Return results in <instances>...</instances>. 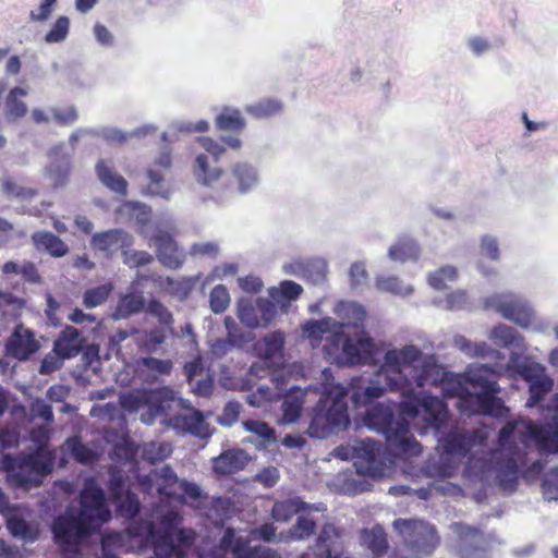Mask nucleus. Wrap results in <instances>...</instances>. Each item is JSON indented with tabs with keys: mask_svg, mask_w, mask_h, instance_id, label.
<instances>
[{
	"mask_svg": "<svg viewBox=\"0 0 558 558\" xmlns=\"http://www.w3.org/2000/svg\"><path fill=\"white\" fill-rule=\"evenodd\" d=\"M172 449L167 442H150L144 448V458L150 463H156L168 458Z\"/></svg>",
	"mask_w": 558,
	"mask_h": 558,
	"instance_id": "13d9d810",
	"label": "nucleus"
},
{
	"mask_svg": "<svg viewBox=\"0 0 558 558\" xmlns=\"http://www.w3.org/2000/svg\"><path fill=\"white\" fill-rule=\"evenodd\" d=\"M122 546V535L113 532L101 537L102 558H119L116 551Z\"/></svg>",
	"mask_w": 558,
	"mask_h": 558,
	"instance_id": "052dcab7",
	"label": "nucleus"
},
{
	"mask_svg": "<svg viewBox=\"0 0 558 558\" xmlns=\"http://www.w3.org/2000/svg\"><path fill=\"white\" fill-rule=\"evenodd\" d=\"M478 432H449L441 440L445 453L453 457H465L474 446Z\"/></svg>",
	"mask_w": 558,
	"mask_h": 558,
	"instance_id": "412c9836",
	"label": "nucleus"
},
{
	"mask_svg": "<svg viewBox=\"0 0 558 558\" xmlns=\"http://www.w3.org/2000/svg\"><path fill=\"white\" fill-rule=\"evenodd\" d=\"M523 437L534 441L541 454L558 453V415L553 417L549 425H539L533 422L525 424Z\"/></svg>",
	"mask_w": 558,
	"mask_h": 558,
	"instance_id": "2eb2a0df",
	"label": "nucleus"
},
{
	"mask_svg": "<svg viewBox=\"0 0 558 558\" xmlns=\"http://www.w3.org/2000/svg\"><path fill=\"white\" fill-rule=\"evenodd\" d=\"M151 242L156 248L158 260L168 268L178 269L184 263V254L179 250L171 234L159 231L153 235Z\"/></svg>",
	"mask_w": 558,
	"mask_h": 558,
	"instance_id": "dca6fc26",
	"label": "nucleus"
},
{
	"mask_svg": "<svg viewBox=\"0 0 558 558\" xmlns=\"http://www.w3.org/2000/svg\"><path fill=\"white\" fill-rule=\"evenodd\" d=\"M365 425L381 433L389 449L397 456L417 457L422 453V445L410 432V423L405 415L396 416L391 407L377 403L371 407L364 417Z\"/></svg>",
	"mask_w": 558,
	"mask_h": 558,
	"instance_id": "f257e3e1",
	"label": "nucleus"
},
{
	"mask_svg": "<svg viewBox=\"0 0 558 558\" xmlns=\"http://www.w3.org/2000/svg\"><path fill=\"white\" fill-rule=\"evenodd\" d=\"M194 174L198 182L206 186H214L223 177V171L218 167H210V159L205 154H199L195 159Z\"/></svg>",
	"mask_w": 558,
	"mask_h": 558,
	"instance_id": "c85d7f7f",
	"label": "nucleus"
},
{
	"mask_svg": "<svg viewBox=\"0 0 558 558\" xmlns=\"http://www.w3.org/2000/svg\"><path fill=\"white\" fill-rule=\"evenodd\" d=\"M29 417L32 421L41 418L47 424H51L53 422L52 408L43 399H35L29 404Z\"/></svg>",
	"mask_w": 558,
	"mask_h": 558,
	"instance_id": "bf43d9fd",
	"label": "nucleus"
},
{
	"mask_svg": "<svg viewBox=\"0 0 558 558\" xmlns=\"http://www.w3.org/2000/svg\"><path fill=\"white\" fill-rule=\"evenodd\" d=\"M453 532L459 539L460 550L464 554H471L482 547L484 541L483 532L464 523H453Z\"/></svg>",
	"mask_w": 558,
	"mask_h": 558,
	"instance_id": "393cba45",
	"label": "nucleus"
},
{
	"mask_svg": "<svg viewBox=\"0 0 558 558\" xmlns=\"http://www.w3.org/2000/svg\"><path fill=\"white\" fill-rule=\"evenodd\" d=\"M27 95V90L22 87H14L10 90L4 102V116L8 121L15 122L24 118L27 113V106L22 97Z\"/></svg>",
	"mask_w": 558,
	"mask_h": 558,
	"instance_id": "c756f323",
	"label": "nucleus"
},
{
	"mask_svg": "<svg viewBox=\"0 0 558 558\" xmlns=\"http://www.w3.org/2000/svg\"><path fill=\"white\" fill-rule=\"evenodd\" d=\"M283 347V333L281 331H274L258 341L255 349L262 359L271 361L276 356L281 355Z\"/></svg>",
	"mask_w": 558,
	"mask_h": 558,
	"instance_id": "473e14b6",
	"label": "nucleus"
},
{
	"mask_svg": "<svg viewBox=\"0 0 558 558\" xmlns=\"http://www.w3.org/2000/svg\"><path fill=\"white\" fill-rule=\"evenodd\" d=\"M289 376L283 369H275L270 373V381L274 389L260 386L255 392L248 396V403L253 407H260L265 402H274L282 398L289 392L288 387Z\"/></svg>",
	"mask_w": 558,
	"mask_h": 558,
	"instance_id": "a211bd4d",
	"label": "nucleus"
},
{
	"mask_svg": "<svg viewBox=\"0 0 558 558\" xmlns=\"http://www.w3.org/2000/svg\"><path fill=\"white\" fill-rule=\"evenodd\" d=\"M210 308L215 314L223 313L230 304L228 289L223 284H217L209 294Z\"/></svg>",
	"mask_w": 558,
	"mask_h": 558,
	"instance_id": "864d4df0",
	"label": "nucleus"
},
{
	"mask_svg": "<svg viewBox=\"0 0 558 558\" xmlns=\"http://www.w3.org/2000/svg\"><path fill=\"white\" fill-rule=\"evenodd\" d=\"M257 313H259L260 326H268L277 314V307L272 301L265 298H258L256 301Z\"/></svg>",
	"mask_w": 558,
	"mask_h": 558,
	"instance_id": "680f3d73",
	"label": "nucleus"
},
{
	"mask_svg": "<svg viewBox=\"0 0 558 558\" xmlns=\"http://www.w3.org/2000/svg\"><path fill=\"white\" fill-rule=\"evenodd\" d=\"M232 172L233 177L236 179L240 192L247 191L257 181L255 170L247 163H236Z\"/></svg>",
	"mask_w": 558,
	"mask_h": 558,
	"instance_id": "de8ad7c7",
	"label": "nucleus"
},
{
	"mask_svg": "<svg viewBox=\"0 0 558 558\" xmlns=\"http://www.w3.org/2000/svg\"><path fill=\"white\" fill-rule=\"evenodd\" d=\"M40 349V342L33 330L23 324L14 327L13 332L7 339L5 354L19 361H26Z\"/></svg>",
	"mask_w": 558,
	"mask_h": 558,
	"instance_id": "ddd939ff",
	"label": "nucleus"
},
{
	"mask_svg": "<svg viewBox=\"0 0 558 558\" xmlns=\"http://www.w3.org/2000/svg\"><path fill=\"white\" fill-rule=\"evenodd\" d=\"M423 352L413 344L404 345L400 349L388 350L384 355V362L380 371L386 374V386L390 378L399 379L407 377L403 372L408 368L413 371L412 385L423 388L426 385L438 386L444 377L441 367L436 363L424 362Z\"/></svg>",
	"mask_w": 558,
	"mask_h": 558,
	"instance_id": "f03ea898",
	"label": "nucleus"
},
{
	"mask_svg": "<svg viewBox=\"0 0 558 558\" xmlns=\"http://www.w3.org/2000/svg\"><path fill=\"white\" fill-rule=\"evenodd\" d=\"M305 392L299 387H290L289 392L282 396V418L286 423L299 420L304 404Z\"/></svg>",
	"mask_w": 558,
	"mask_h": 558,
	"instance_id": "bb28decb",
	"label": "nucleus"
},
{
	"mask_svg": "<svg viewBox=\"0 0 558 558\" xmlns=\"http://www.w3.org/2000/svg\"><path fill=\"white\" fill-rule=\"evenodd\" d=\"M113 290V284L107 282L90 289H87L83 294V305L86 308L97 307L109 299Z\"/></svg>",
	"mask_w": 558,
	"mask_h": 558,
	"instance_id": "37998d69",
	"label": "nucleus"
},
{
	"mask_svg": "<svg viewBox=\"0 0 558 558\" xmlns=\"http://www.w3.org/2000/svg\"><path fill=\"white\" fill-rule=\"evenodd\" d=\"M306 504L300 498H288L284 500L276 501L271 509V517L276 521L287 522L294 514L300 513L306 509Z\"/></svg>",
	"mask_w": 558,
	"mask_h": 558,
	"instance_id": "72a5a7b5",
	"label": "nucleus"
},
{
	"mask_svg": "<svg viewBox=\"0 0 558 558\" xmlns=\"http://www.w3.org/2000/svg\"><path fill=\"white\" fill-rule=\"evenodd\" d=\"M51 430L48 426H34L29 430V439L36 445V451L41 452H56L53 449H48L50 441Z\"/></svg>",
	"mask_w": 558,
	"mask_h": 558,
	"instance_id": "4d7b16f0",
	"label": "nucleus"
},
{
	"mask_svg": "<svg viewBox=\"0 0 558 558\" xmlns=\"http://www.w3.org/2000/svg\"><path fill=\"white\" fill-rule=\"evenodd\" d=\"M32 241L37 250H44L53 257H63L69 252L68 244L50 231L33 233Z\"/></svg>",
	"mask_w": 558,
	"mask_h": 558,
	"instance_id": "a878e982",
	"label": "nucleus"
},
{
	"mask_svg": "<svg viewBox=\"0 0 558 558\" xmlns=\"http://www.w3.org/2000/svg\"><path fill=\"white\" fill-rule=\"evenodd\" d=\"M51 163L48 168L49 177L54 187L63 186L71 172V158L62 153V147H54L51 150Z\"/></svg>",
	"mask_w": 558,
	"mask_h": 558,
	"instance_id": "5701e85b",
	"label": "nucleus"
},
{
	"mask_svg": "<svg viewBox=\"0 0 558 558\" xmlns=\"http://www.w3.org/2000/svg\"><path fill=\"white\" fill-rule=\"evenodd\" d=\"M496 310L506 319L512 320L521 327H529L533 320L531 308L519 300L498 299Z\"/></svg>",
	"mask_w": 558,
	"mask_h": 558,
	"instance_id": "4be33fe9",
	"label": "nucleus"
},
{
	"mask_svg": "<svg viewBox=\"0 0 558 558\" xmlns=\"http://www.w3.org/2000/svg\"><path fill=\"white\" fill-rule=\"evenodd\" d=\"M302 292L303 288L299 283L291 280H283L280 282L279 288H272L270 290V296L274 300H279L282 298L287 301H294L300 298Z\"/></svg>",
	"mask_w": 558,
	"mask_h": 558,
	"instance_id": "8fccbe9b",
	"label": "nucleus"
},
{
	"mask_svg": "<svg viewBox=\"0 0 558 558\" xmlns=\"http://www.w3.org/2000/svg\"><path fill=\"white\" fill-rule=\"evenodd\" d=\"M361 538L375 556H381L388 550V541L381 529L363 530Z\"/></svg>",
	"mask_w": 558,
	"mask_h": 558,
	"instance_id": "ea45409f",
	"label": "nucleus"
},
{
	"mask_svg": "<svg viewBox=\"0 0 558 558\" xmlns=\"http://www.w3.org/2000/svg\"><path fill=\"white\" fill-rule=\"evenodd\" d=\"M238 318L248 328H257L260 326L258 318L257 306L250 300H240L238 303Z\"/></svg>",
	"mask_w": 558,
	"mask_h": 558,
	"instance_id": "49530a36",
	"label": "nucleus"
},
{
	"mask_svg": "<svg viewBox=\"0 0 558 558\" xmlns=\"http://www.w3.org/2000/svg\"><path fill=\"white\" fill-rule=\"evenodd\" d=\"M355 381H361V379L360 378L353 379L351 383V386H352L351 400L355 407L367 405L374 399L380 398L386 390L384 387H381L379 385H371L367 387H361V386L355 385Z\"/></svg>",
	"mask_w": 558,
	"mask_h": 558,
	"instance_id": "4c0bfd02",
	"label": "nucleus"
},
{
	"mask_svg": "<svg viewBox=\"0 0 558 558\" xmlns=\"http://www.w3.org/2000/svg\"><path fill=\"white\" fill-rule=\"evenodd\" d=\"M166 332L162 328L156 327L149 331L136 329H118L109 337V349L117 354L122 353V343L126 340L135 342L140 349L146 352H154L158 345L166 341Z\"/></svg>",
	"mask_w": 558,
	"mask_h": 558,
	"instance_id": "f8f14e48",
	"label": "nucleus"
},
{
	"mask_svg": "<svg viewBox=\"0 0 558 558\" xmlns=\"http://www.w3.org/2000/svg\"><path fill=\"white\" fill-rule=\"evenodd\" d=\"M85 339L80 330L68 325L59 333L53 343V352L58 357L71 359L76 356L84 348Z\"/></svg>",
	"mask_w": 558,
	"mask_h": 558,
	"instance_id": "aec40b11",
	"label": "nucleus"
},
{
	"mask_svg": "<svg viewBox=\"0 0 558 558\" xmlns=\"http://www.w3.org/2000/svg\"><path fill=\"white\" fill-rule=\"evenodd\" d=\"M70 20L68 16H59L50 31L45 36V41L48 44H57L63 41L69 34Z\"/></svg>",
	"mask_w": 558,
	"mask_h": 558,
	"instance_id": "5fc2aeb1",
	"label": "nucleus"
},
{
	"mask_svg": "<svg viewBox=\"0 0 558 558\" xmlns=\"http://www.w3.org/2000/svg\"><path fill=\"white\" fill-rule=\"evenodd\" d=\"M348 390L339 384H324V395L313 410L310 430L313 436L324 437L335 428L350 424L345 398Z\"/></svg>",
	"mask_w": 558,
	"mask_h": 558,
	"instance_id": "20e7f679",
	"label": "nucleus"
},
{
	"mask_svg": "<svg viewBox=\"0 0 558 558\" xmlns=\"http://www.w3.org/2000/svg\"><path fill=\"white\" fill-rule=\"evenodd\" d=\"M147 177L149 179V183L147 185L149 193L153 195L167 197L169 192L165 186V179L162 174L156 170L149 169L147 171Z\"/></svg>",
	"mask_w": 558,
	"mask_h": 558,
	"instance_id": "774afa93",
	"label": "nucleus"
},
{
	"mask_svg": "<svg viewBox=\"0 0 558 558\" xmlns=\"http://www.w3.org/2000/svg\"><path fill=\"white\" fill-rule=\"evenodd\" d=\"M234 558H276L270 548L255 546L248 547L244 538H239L232 547Z\"/></svg>",
	"mask_w": 558,
	"mask_h": 558,
	"instance_id": "79ce46f5",
	"label": "nucleus"
},
{
	"mask_svg": "<svg viewBox=\"0 0 558 558\" xmlns=\"http://www.w3.org/2000/svg\"><path fill=\"white\" fill-rule=\"evenodd\" d=\"M2 191L9 197H16L22 201H31L38 195V191L36 189L21 185L13 179L3 180Z\"/></svg>",
	"mask_w": 558,
	"mask_h": 558,
	"instance_id": "09e8293b",
	"label": "nucleus"
},
{
	"mask_svg": "<svg viewBox=\"0 0 558 558\" xmlns=\"http://www.w3.org/2000/svg\"><path fill=\"white\" fill-rule=\"evenodd\" d=\"M517 425V421H509L501 427L497 435L498 448L493 452L499 485L510 493L515 490L520 474L519 447L513 440Z\"/></svg>",
	"mask_w": 558,
	"mask_h": 558,
	"instance_id": "423d86ee",
	"label": "nucleus"
},
{
	"mask_svg": "<svg viewBox=\"0 0 558 558\" xmlns=\"http://www.w3.org/2000/svg\"><path fill=\"white\" fill-rule=\"evenodd\" d=\"M140 363L147 371L157 375H168L173 367V364L170 360H161L151 356L143 357Z\"/></svg>",
	"mask_w": 558,
	"mask_h": 558,
	"instance_id": "0e129e2a",
	"label": "nucleus"
},
{
	"mask_svg": "<svg viewBox=\"0 0 558 558\" xmlns=\"http://www.w3.org/2000/svg\"><path fill=\"white\" fill-rule=\"evenodd\" d=\"M248 460L243 449H228L213 459V471L218 477L233 475L244 470Z\"/></svg>",
	"mask_w": 558,
	"mask_h": 558,
	"instance_id": "6ab92c4d",
	"label": "nucleus"
},
{
	"mask_svg": "<svg viewBox=\"0 0 558 558\" xmlns=\"http://www.w3.org/2000/svg\"><path fill=\"white\" fill-rule=\"evenodd\" d=\"M457 276L458 272L453 266H445L428 276V283L437 290H444L447 281H453Z\"/></svg>",
	"mask_w": 558,
	"mask_h": 558,
	"instance_id": "6e6d98bb",
	"label": "nucleus"
},
{
	"mask_svg": "<svg viewBox=\"0 0 558 558\" xmlns=\"http://www.w3.org/2000/svg\"><path fill=\"white\" fill-rule=\"evenodd\" d=\"M122 256L124 264L132 268L148 265L154 260V257L146 251H130L129 248H124Z\"/></svg>",
	"mask_w": 558,
	"mask_h": 558,
	"instance_id": "e2e57ef3",
	"label": "nucleus"
},
{
	"mask_svg": "<svg viewBox=\"0 0 558 558\" xmlns=\"http://www.w3.org/2000/svg\"><path fill=\"white\" fill-rule=\"evenodd\" d=\"M90 245L94 250L112 255L118 250L130 248L133 245V236L122 229H110L97 232L92 236Z\"/></svg>",
	"mask_w": 558,
	"mask_h": 558,
	"instance_id": "f3484780",
	"label": "nucleus"
},
{
	"mask_svg": "<svg viewBox=\"0 0 558 558\" xmlns=\"http://www.w3.org/2000/svg\"><path fill=\"white\" fill-rule=\"evenodd\" d=\"M78 504L76 514L96 532L112 518L105 492L94 477L84 481Z\"/></svg>",
	"mask_w": 558,
	"mask_h": 558,
	"instance_id": "6e6552de",
	"label": "nucleus"
},
{
	"mask_svg": "<svg viewBox=\"0 0 558 558\" xmlns=\"http://www.w3.org/2000/svg\"><path fill=\"white\" fill-rule=\"evenodd\" d=\"M61 450L69 453L76 462L82 464L93 463L97 460L96 452L87 447L80 436L66 438L61 446Z\"/></svg>",
	"mask_w": 558,
	"mask_h": 558,
	"instance_id": "7c9ffc66",
	"label": "nucleus"
},
{
	"mask_svg": "<svg viewBox=\"0 0 558 558\" xmlns=\"http://www.w3.org/2000/svg\"><path fill=\"white\" fill-rule=\"evenodd\" d=\"M177 422L180 423V426L183 429L192 435L198 437L208 436V424L206 423L202 412L197 410H193L190 413L178 416Z\"/></svg>",
	"mask_w": 558,
	"mask_h": 558,
	"instance_id": "c9c22d12",
	"label": "nucleus"
},
{
	"mask_svg": "<svg viewBox=\"0 0 558 558\" xmlns=\"http://www.w3.org/2000/svg\"><path fill=\"white\" fill-rule=\"evenodd\" d=\"M56 452L34 450L19 456H5L3 466L8 471L9 482L19 488L28 489L41 484L43 478L53 471Z\"/></svg>",
	"mask_w": 558,
	"mask_h": 558,
	"instance_id": "39448f33",
	"label": "nucleus"
},
{
	"mask_svg": "<svg viewBox=\"0 0 558 558\" xmlns=\"http://www.w3.org/2000/svg\"><path fill=\"white\" fill-rule=\"evenodd\" d=\"M96 173L101 183L106 185L109 190L121 195H126V180L122 175L117 173L114 169L110 167L105 159H100L96 163Z\"/></svg>",
	"mask_w": 558,
	"mask_h": 558,
	"instance_id": "cd10ccee",
	"label": "nucleus"
},
{
	"mask_svg": "<svg viewBox=\"0 0 558 558\" xmlns=\"http://www.w3.org/2000/svg\"><path fill=\"white\" fill-rule=\"evenodd\" d=\"M7 529L13 537L25 543L38 539L40 530L36 523L26 521L21 514L14 512L7 518Z\"/></svg>",
	"mask_w": 558,
	"mask_h": 558,
	"instance_id": "b1692460",
	"label": "nucleus"
},
{
	"mask_svg": "<svg viewBox=\"0 0 558 558\" xmlns=\"http://www.w3.org/2000/svg\"><path fill=\"white\" fill-rule=\"evenodd\" d=\"M339 531L333 524L326 523L323 525L316 538V545L319 548H324L325 553L329 556L331 554L330 544L332 539L339 537Z\"/></svg>",
	"mask_w": 558,
	"mask_h": 558,
	"instance_id": "338daca9",
	"label": "nucleus"
},
{
	"mask_svg": "<svg viewBox=\"0 0 558 558\" xmlns=\"http://www.w3.org/2000/svg\"><path fill=\"white\" fill-rule=\"evenodd\" d=\"M113 502L117 505L118 513L123 518L133 519L140 513V499L137 495L130 489L125 492L120 500Z\"/></svg>",
	"mask_w": 558,
	"mask_h": 558,
	"instance_id": "a18cd8bd",
	"label": "nucleus"
},
{
	"mask_svg": "<svg viewBox=\"0 0 558 558\" xmlns=\"http://www.w3.org/2000/svg\"><path fill=\"white\" fill-rule=\"evenodd\" d=\"M388 390L401 393L400 409L408 418L421 416L427 426L439 430L448 420L447 404L438 397L416 392L408 377L390 378Z\"/></svg>",
	"mask_w": 558,
	"mask_h": 558,
	"instance_id": "7ed1b4c3",
	"label": "nucleus"
},
{
	"mask_svg": "<svg viewBox=\"0 0 558 558\" xmlns=\"http://www.w3.org/2000/svg\"><path fill=\"white\" fill-rule=\"evenodd\" d=\"M107 487L112 501H118L123 497L128 489H125V476L120 469L111 468L109 470V481Z\"/></svg>",
	"mask_w": 558,
	"mask_h": 558,
	"instance_id": "3c124183",
	"label": "nucleus"
},
{
	"mask_svg": "<svg viewBox=\"0 0 558 558\" xmlns=\"http://www.w3.org/2000/svg\"><path fill=\"white\" fill-rule=\"evenodd\" d=\"M316 522L307 517L300 515L295 524L290 529V538L294 541H303L314 534Z\"/></svg>",
	"mask_w": 558,
	"mask_h": 558,
	"instance_id": "603ef678",
	"label": "nucleus"
},
{
	"mask_svg": "<svg viewBox=\"0 0 558 558\" xmlns=\"http://www.w3.org/2000/svg\"><path fill=\"white\" fill-rule=\"evenodd\" d=\"M496 393H472L466 388L458 387L449 396L459 397L462 405L474 414L489 415L496 418L506 417L509 409L501 398L495 396Z\"/></svg>",
	"mask_w": 558,
	"mask_h": 558,
	"instance_id": "9b49d317",
	"label": "nucleus"
},
{
	"mask_svg": "<svg viewBox=\"0 0 558 558\" xmlns=\"http://www.w3.org/2000/svg\"><path fill=\"white\" fill-rule=\"evenodd\" d=\"M388 253L393 260H416L420 255V247L412 239H401L389 248Z\"/></svg>",
	"mask_w": 558,
	"mask_h": 558,
	"instance_id": "58836bf2",
	"label": "nucleus"
},
{
	"mask_svg": "<svg viewBox=\"0 0 558 558\" xmlns=\"http://www.w3.org/2000/svg\"><path fill=\"white\" fill-rule=\"evenodd\" d=\"M492 339L496 344L502 348H521L523 345V337L513 327L499 324L492 330Z\"/></svg>",
	"mask_w": 558,
	"mask_h": 558,
	"instance_id": "e433bc0d",
	"label": "nucleus"
},
{
	"mask_svg": "<svg viewBox=\"0 0 558 558\" xmlns=\"http://www.w3.org/2000/svg\"><path fill=\"white\" fill-rule=\"evenodd\" d=\"M524 378L530 381V397L527 400L529 407H533L539 403L545 398V396L551 390L554 385L553 379L544 374L543 368L542 373L535 376L524 374Z\"/></svg>",
	"mask_w": 558,
	"mask_h": 558,
	"instance_id": "2f4dec72",
	"label": "nucleus"
},
{
	"mask_svg": "<svg viewBox=\"0 0 558 558\" xmlns=\"http://www.w3.org/2000/svg\"><path fill=\"white\" fill-rule=\"evenodd\" d=\"M51 531L64 558H82L78 546L96 532L77 514L68 511L54 518Z\"/></svg>",
	"mask_w": 558,
	"mask_h": 558,
	"instance_id": "0eeeda50",
	"label": "nucleus"
},
{
	"mask_svg": "<svg viewBox=\"0 0 558 558\" xmlns=\"http://www.w3.org/2000/svg\"><path fill=\"white\" fill-rule=\"evenodd\" d=\"M243 426L245 430L259 437L263 446L271 445L277 441L276 430L265 422L247 420L243 422Z\"/></svg>",
	"mask_w": 558,
	"mask_h": 558,
	"instance_id": "c03bdc74",
	"label": "nucleus"
},
{
	"mask_svg": "<svg viewBox=\"0 0 558 558\" xmlns=\"http://www.w3.org/2000/svg\"><path fill=\"white\" fill-rule=\"evenodd\" d=\"M378 456V442L366 439L352 448L351 458L355 459L354 465L359 474L376 478L383 473Z\"/></svg>",
	"mask_w": 558,
	"mask_h": 558,
	"instance_id": "4468645a",
	"label": "nucleus"
},
{
	"mask_svg": "<svg viewBox=\"0 0 558 558\" xmlns=\"http://www.w3.org/2000/svg\"><path fill=\"white\" fill-rule=\"evenodd\" d=\"M246 112L256 119L274 117L281 112L282 104L278 99L264 98L245 108Z\"/></svg>",
	"mask_w": 558,
	"mask_h": 558,
	"instance_id": "a19ab883",
	"label": "nucleus"
},
{
	"mask_svg": "<svg viewBox=\"0 0 558 558\" xmlns=\"http://www.w3.org/2000/svg\"><path fill=\"white\" fill-rule=\"evenodd\" d=\"M215 125L219 131L241 133L246 122L238 109L226 108L215 119Z\"/></svg>",
	"mask_w": 558,
	"mask_h": 558,
	"instance_id": "f704fd0d",
	"label": "nucleus"
},
{
	"mask_svg": "<svg viewBox=\"0 0 558 558\" xmlns=\"http://www.w3.org/2000/svg\"><path fill=\"white\" fill-rule=\"evenodd\" d=\"M119 311L126 317L135 313H140L144 308V300L142 296L128 294L119 302Z\"/></svg>",
	"mask_w": 558,
	"mask_h": 558,
	"instance_id": "69168bd1",
	"label": "nucleus"
},
{
	"mask_svg": "<svg viewBox=\"0 0 558 558\" xmlns=\"http://www.w3.org/2000/svg\"><path fill=\"white\" fill-rule=\"evenodd\" d=\"M393 527L399 532L407 546L416 554H432L439 545L436 527L416 519H397Z\"/></svg>",
	"mask_w": 558,
	"mask_h": 558,
	"instance_id": "1a4fd4ad",
	"label": "nucleus"
},
{
	"mask_svg": "<svg viewBox=\"0 0 558 558\" xmlns=\"http://www.w3.org/2000/svg\"><path fill=\"white\" fill-rule=\"evenodd\" d=\"M337 343H341V354L348 365H376L380 352L375 340L366 335L364 330L353 339L343 332L335 333Z\"/></svg>",
	"mask_w": 558,
	"mask_h": 558,
	"instance_id": "9d476101",
	"label": "nucleus"
}]
</instances>
